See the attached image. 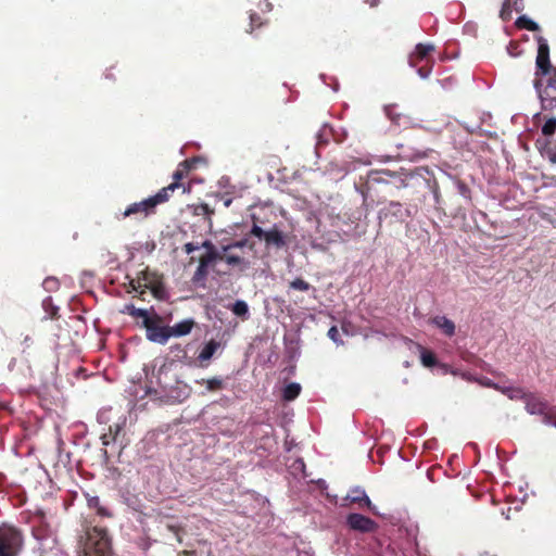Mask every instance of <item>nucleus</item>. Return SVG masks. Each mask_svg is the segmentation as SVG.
Returning a JSON list of instances; mask_svg holds the SVG:
<instances>
[{
	"mask_svg": "<svg viewBox=\"0 0 556 556\" xmlns=\"http://www.w3.org/2000/svg\"><path fill=\"white\" fill-rule=\"evenodd\" d=\"M112 539L108 529L86 521L79 539L78 556H112Z\"/></svg>",
	"mask_w": 556,
	"mask_h": 556,
	"instance_id": "1",
	"label": "nucleus"
},
{
	"mask_svg": "<svg viewBox=\"0 0 556 556\" xmlns=\"http://www.w3.org/2000/svg\"><path fill=\"white\" fill-rule=\"evenodd\" d=\"M170 187H163L155 194L141 201L132 202L126 206L121 214L122 218H131L136 222H142L156 214L157 206L168 202V191Z\"/></svg>",
	"mask_w": 556,
	"mask_h": 556,
	"instance_id": "2",
	"label": "nucleus"
},
{
	"mask_svg": "<svg viewBox=\"0 0 556 556\" xmlns=\"http://www.w3.org/2000/svg\"><path fill=\"white\" fill-rule=\"evenodd\" d=\"M173 380L170 371L162 366L159 369L157 382L164 392L166 403H182L191 395V388L184 381L175 379V384L169 383Z\"/></svg>",
	"mask_w": 556,
	"mask_h": 556,
	"instance_id": "3",
	"label": "nucleus"
},
{
	"mask_svg": "<svg viewBox=\"0 0 556 556\" xmlns=\"http://www.w3.org/2000/svg\"><path fill=\"white\" fill-rule=\"evenodd\" d=\"M533 87L538 93L542 111H552L556 92V67L553 66L545 76H535Z\"/></svg>",
	"mask_w": 556,
	"mask_h": 556,
	"instance_id": "4",
	"label": "nucleus"
},
{
	"mask_svg": "<svg viewBox=\"0 0 556 556\" xmlns=\"http://www.w3.org/2000/svg\"><path fill=\"white\" fill-rule=\"evenodd\" d=\"M434 50L435 47L431 43H418L408 58L409 65L417 68L418 75L424 79L432 72L434 60L431 54Z\"/></svg>",
	"mask_w": 556,
	"mask_h": 556,
	"instance_id": "5",
	"label": "nucleus"
},
{
	"mask_svg": "<svg viewBox=\"0 0 556 556\" xmlns=\"http://www.w3.org/2000/svg\"><path fill=\"white\" fill-rule=\"evenodd\" d=\"M23 534L15 527L0 526V556H17L23 547Z\"/></svg>",
	"mask_w": 556,
	"mask_h": 556,
	"instance_id": "6",
	"label": "nucleus"
},
{
	"mask_svg": "<svg viewBox=\"0 0 556 556\" xmlns=\"http://www.w3.org/2000/svg\"><path fill=\"white\" fill-rule=\"evenodd\" d=\"M162 317L157 314H153L151 318L143 320V327L146 328L147 339L151 342L159 344H165L169 340L168 326H164Z\"/></svg>",
	"mask_w": 556,
	"mask_h": 556,
	"instance_id": "7",
	"label": "nucleus"
},
{
	"mask_svg": "<svg viewBox=\"0 0 556 556\" xmlns=\"http://www.w3.org/2000/svg\"><path fill=\"white\" fill-rule=\"evenodd\" d=\"M194 163L195 160H185L178 164L173 174V181L167 186L170 187V190L168 191V200L178 189H181L182 193L189 191L190 187L186 188L182 180L188 177L190 170L194 167Z\"/></svg>",
	"mask_w": 556,
	"mask_h": 556,
	"instance_id": "8",
	"label": "nucleus"
},
{
	"mask_svg": "<svg viewBox=\"0 0 556 556\" xmlns=\"http://www.w3.org/2000/svg\"><path fill=\"white\" fill-rule=\"evenodd\" d=\"M536 41H538V55H536V60H535V64H536L535 76L539 77V76H545L546 72L549 71V68L553 67V65L551 64V60H549V46L547 43V40L542 36H538Z\"/></svg>",
	"mask_w": 556,
	"mask_h": 556,
	"instance_id": "9",
	"label": "nucleus"
},
{
	"mask_svg": "<svg viewBox=\"0 0 556 556\" xmlns=\"http://www.w3.org/2000/svg\"><path fill=\"white\" fill-rule=\"evenodd\" d=\"M350 529L362 533H372L378 529V523L364 515L352 513L346 517Z\"/></svg>",
	"mask_w": 556,
	"mask_h": 556,
	"instance_id": "10",
	"label": "nucleus"
},
{
	"mask_svg": "<svg viewBox=\"0 0 556 556\" xmlns=\"http://www.w3.org/2000/svg\"><path fill=\"white\" fill-rule=\"evenodd\" d=\"M526 409L532 415H541L547 410V403L533 394H525Z\"/></svg>",
	"mask_w": 556,
	"mask_h": 556,
	"instance_id": "11",
	"label": "nucleus"
},
{
	"mask_svg": "<svg viewBox=\"0 0 556 556\" xmlns=\"http://www.w3.org/2000/svg\"><path fill=\"white\" fill-rule=\"evenodd\" d=\"M350 504H358L361 507L366 506L368 509L374 510L370 498L366 492L361 488H355L344 498Z\"/></svg>",
	"mask_w": 556,
	"mask_h": 556,
	"instance_id": "12",
	"label": "nucleus"
},
{
	"mask_svg": "<svg viewBox=\"0 0 556 556\" xmlns=\"http://www.w3.org/2000/svg\"><path fill=\"white\" fill-rule=\"evenodd\" d=\"M220 343L214 339L210 340L198 355V362L200 367H207L208 362L214 356L216 351L219 349Z\"/></svg>",
	"mask_w": 556,
	"mask_h": 556,
	"instance_id": "13",
	"label": "nucleus"
},
{
	"mask_svg": "<svg viewBox=\"0 0 556 556\" xmlns=\"http://www.w3.org/2000/svg\"><path fill=\"white\" fill-rule=\"evenodd\" d=\"M195 326V321L192 318L184 319L179 323H176L174 326H168L169 329V339L172 337H184L189 334Z\"/></svg>",
	"mask_w": 556,
	"mask_h": 556,
	"instance_id": "14",
	"label": "nucleus"
},
{
	"mask_svg": "<svg viewBox=\"0 0 556 556\" xmlns=\"http://www.w3.org/2000/svg\"><path fill=\"white\" fill-rule=\"evenodd\" d=\"M132 289L138 293V296L142 300H143V294L146 293L147 289L151 290L153 295L157 299H161L164 293V288L159 280H155V282H149V283H142V285L139 281L137 287H135V283H132Z\"/></svg>",
	"mask_w": 556,
	"mask_h": 556,
	"instance_id": "15",
	"label": "nucleus"
},
{
	"mask_svg": "<svg viewBox=\"0 0 556 556\" xmlns=\"http://www.w3.org/2000/svg\"><path fill=\"white\" fill-rule=\"evenodd\" d=\"M264 241L267 247H275L281 249L286 245V236L276 226L267 230Z\"/></svg>",
	"mask_w": 556,
	"mask_h": 556,
	"instance_id": "16",
	"label": "nucleus"
},
{
	"mask_svg": "<svg viewBox=\"0 0 556 556\" xmlns=\"http://www.w3.org/2000/svg\"><path fill=\"white\" fill-rule=\"evenodd\" d=\"M430 324L439 328L447 337L455 334V324L446 316H434L430 319Z\"/></svg>",
	"mask_w": 556,
	"mask_h": 556,
	"instance_id": "17",
	"label": "nucleus"
},
{
	"mask_svg": "<svg viewBox=\"0 0 556 556\" xmlns=\"http://www.w3.org/2000/svg\"><path fill=\"white\" fill-rule=\"evenodd\" d=\"M170 353L173 354V362L180 363L185 366H192L194 364V359L188 355L186 348L181 344L172 345Z\"/></svg>",
	"mask_w": 556,
	"mask_h": 556,
	"instance_id": "18",
	"label": "nucleus"
},
{
	"mask_svg": "<svg viewBox=\"0 0 556 556\" xmlns=\"http://www.w3.org/2000/svg\"><path fill=\"white\" fill-rule=\"evenodd\" d=\"M417 349L420 353V361H421V364L427 367V368H431L433 366L437 365L438 363V359H437V356L435 354L426 349L425 346H422L421 344H417Z\"/></svg>",
	"mask_w": 556,
	"mask_h": 556,
	"instance_id": "19",
	"label": "nucleus"
},
{
	"mask_svg": "<svg viewBox=\"0 0 556 556\" xmlns=\"http://www.w3.org/2000/svg\"><path fill=\"white\" fill-rule=\"evenodd\" d=\"M388 211L402 222L410 217V212L407 208H403L400 202H390Z\"/></svg>",
	"mask_w": 556,
	"mask_h": 556,
	"instance_id": "20",
	"label": "nucleus"
},
{
	"mask_svg": "<svg viewBox=\"0 0 556 556\" xmlns=\"http://www.w3.org/2000/svg\"><path fill=\"white\" fill-rule=\"evenodd\" d=\"M494 388L498 391H501L503 394L507 395L510 400H519L525 397V392L520 388H514V387H500L497 384H494Z\"/></svg>",
	"mask_w": 556,
	"mask_h": 556,
	"instance_id": "21",
	"label": "nucleus"
},
{
	"mask_svg": "<svg viewBox=\"0 0 556 556\" xmlns=\"http://www.w3.org/2000/svg\"><path fill=\"white\" fill-rule=\"evenodd\" d=\"M301 393V386L296 382L287 384L282 391V397L285 401H293Z\"/></svg>",
	"mask_w": 556,
	"mask_h": 556,
	"instance_id": "22",
	"label": "nucleus"
},
{
	"mask_svg": "<svg viewBox=\"0 0 556 556\" xmlns=\"http://www.w3.org/2000/svg\"><path fill=\"white\" fill-rule=\"evenodd\" d=\"M87 502L89 508L97 510V515L101 517H112L111 511L100 504V498L98 496L88 497Z\"/></svg>",
	"mask_w": 556,
	"mask_h": 556,
	"instance_id": "23",
	"label": "nucleus"
},
{
	"mask_svg": "<svg viewBox=\"0 0 556 556\" xmlns=\"http://www.w3.org/2000/svg\"><path fill=\"white\" fill-rule=\"evenodd\" d=\"M195 382L199 384H205L207 391H210V392L219 391L224 388V381H223V379H220L218 377H214L211 379H200V380H197Z\"/></svg>",
	"mask_w": 556,
	"mask_h": 556,
	"instance_id": "24",
	"label": "nucleus"
},
{
	"mask_svg": "<svg viewBox=\"0 0 556 556\" xmlns=\"http://www.w3.org/2000/svg\"><path fill=\"white\" fill-rule=\"evenodd\" d=\"M516 26L520 29H527L530 31L540 30V26L531 18H529L527 15L519 16L516 21Z\"/></svg>",
	"mask_w": 556,
	"mask_h": 556,
	"instance_id": "25",
	"label": "nucleus"
},
{
	"mask_svg": "<svg viewBox=\"0 0 556 556\" xmlns=\"http://www.w3.org/2000/svg\"><path fill=\"white\" fill-rule=\"evenodd\" d=\"M231 312L241 317L242 319H248L249 317V306L242 300H237L230 307Z\"/></svg>",
	"mask_w": 556,
	"mask_h": 556,
	"instance_id": "26",
	"label": "nucleus"
},
{
	"mask_svg": "<svg viewBox=\"0 0 556 556\" xmlns=\"http://www.w3.org/2000/svg\"><path fill=\"white\" fill-rule=\"evenodd\" d=\"M193 214L195 216L204 217L211 224L212 216L214 215V210L211 208L207 203H200L198 205H194Z\"/></svg>",
	"mask_w": 556,
	"mask_h": 556,
	"instance_id": "27",
	"label": "nucleus"
},
{
	"mask_svg": "<svg viewBox=\"0 0 556 556\" xmlns=\"http://www.w3.org/2000/svg\"><path fill=\"white\" fill-rule=\"evenodd\" d=\"M542 135L545 137H552L556 134V117L551 116L545 118V123L542 126Z\"/></svg>",
	"mask_w": 556,
	"mask_h": 556,
	"instance_id": "28",
	"label": "nucleus"
},
{
	"mask_svg": "<svg viewBox=\"0 0 556 556\" xmlns=\"http://www.w3.org/2000/svg\"><path fill=\"white\" fill-rule=\"evenodd\" d=\"M456 192L464 198L467 202L471 201V190L466 182L460 179L455 181Z\"/></svg>",
	"mask_w": 556,
	"mask_h": 556,
	"instance_id": "29",
	"label": "nucleus"
},
{
	"mask_svg": "<svg viewBox=\"0 0 556 556\" xmlns=\"http://www.w3.org/2000/svg\"><path fill=\"white\" fill-rule=\"evenodd\" d=\"M157 280L156 276L153 273H150L148 269L142 270L138 278L136 280L130 281V286L132 287V283H135V287L138 286V282L140 281L142 283H149V282H155Z\"/></svg>",
	"mask_w": 556,
	"mask_h": 556,
	"instance_id": "30",
	"label": "nucleus"
},
{
	"mask_svg": "<svg viewBox=\"0 0 556 556\" xmlns=\"http://www.w3.org/2000/svg\"><path fill=\"white\" fill-rule=\"evenodd\" d=\"M42 305L51 319H56L59 317V307L53 304L51 296L45 299Z\"/></svg>",
	"mask_w": 556,
	"mask_h": 556,
	"instance_id": "31",
	"label": "nucleus"
},
{
	"mask_svg": "<svg viewBox=\"0 0 556 556\" xmlns=\"http://www.w3.org/2000/svg\"><path fill=\"white\" fill-rule=\"evenodd\" d=\"M224 262L232 267H240L244 265V260L239 255H233L229 252H224Z\"/></svg>",
	"mask_w": 556,
	"mask_h": 556,
	"instance_id": "32",
	"label": "nucleus"
},
{
	"mask_svg": "<svg viewBox=\"0 0 556 556\" xmlns=\"http://www.w3.org/2000/svg\"><path fill=\"white\" fill-rule=\"evenodd\" d=\"M208 269L207 267L198 265L193 276H192V282L193 283H200L206 280L208 276Z\"/></svg>",
	"mask_w": 556,
	"mask_h": 556,
	"instance_id": "33",
	"label": "nucleus"
},
{
	"mask_svg": "<svg viewBox=\"0 0 556 556\" xmlns=\"http://www.w3.org/2000/svg\"><path fill=\"white\" fill-rule=\"evenodd\" d=\"M127 313L135 318H142V321L147 318H151L147 309L136 308L134 305L126 306Z\"/></svg>",
	"mask_w": 556,
	"mask_h": 556,
	"instance_id": "34",
	"label": "nucleus"
},
{
	"mask_svg": "<svg viewBox=\"0 0 556 556\" xmlns=\"http://www.w3.org/2000/svg\"><path fill=\"white\" fill-rule=\"evenodd\" d=\"M216 263L215 252H205L199 258V265L210 268Z\"/></svg>",
	"mask_w": 556,
	"mask_h": 556,
	"instance_id": "35",
	"label": "nucleus"
},
{
	"mask_svg": "<svg viewBox=\"0 0 556 556\" xmlns=\"http://www.w3.org/2000/svg\"><path fill=\"white\" fill-rule=\"evenodd\" d=\"M289 287L294 290H299V291H303V292L308 291L312 288V286L302 278H296V279L292 280L290 282Z\"/></svg>",
	"mask_w": 556,
	"mask_h": 556,
	"instance_id": "36",
	"label": "nucleus"
},
{
	"mask_svg": "<svg viewBox=\"0 0 556 556\" xmlns=\"http://www.w3.org/2000/svg\"><path fill=\"white\" fill-rule=\"evenodd\" d=\"M403 157L409 159L412 161L425 159V157H427V149L426 148L416 149L412 153L404 152Z\"/></svg>",
	"mask_w": 556,
	"mask_h": 556,
	"instance_id": "37",
	"label": "nucleus"
},
{
	"mask_svg": "<svg viewBox=\"0 0 556 556\" xmlns=\"http://www.w3.org/2000/svg\"><path fill=\"white\" fill-rule=\"evenodd\" d=\"M263 24H264V22L262 21V17L256 13H252L250 15V30L249 31L252 33L255 28L261 27Z\"/></svg>",
	"mask_w": 556,
	"mask_h": 556,
	"instance_id": "38",
	"label": "nucleus"
},
{
	"mask_svg": "<svg viewBox=\"0 0 556 556\" xmlns=\"http://www.w3.org/2000/svg\"><path fill=\"white\" fill-rule=\"evenodd\" d=\"M123 428V425L121 422H115L113 425H110L109 427V433L111 437V440H116L118 434L121 433Z\"/></svg>",
	"mask_w": 556,
	"mask_h": 556,
	"instance_id": "39",
	"label": "nucleus"
},
{
	"mask_svg": "<svg viewBox=\"0 0 556 556\" xmlns=\"http://www.w3.org/2000/svg\"><path fill=\"white\" fill-rule=\"evenodd\" d=\"M328 338L332 340L337 344H341L342 340L340 339L339 330L337 326H332L327 333Z\"/></svg>",
	"mask_w": 556,
	"mask_h": 556,
	"instance_id": "40",
	"label": "nucleus"
},
{
	"mask_svg": "<svg viewBox=\"0 0 556 556\" xmlns=\"http://www.w3.org/2000/svg\"><path fill=\"white\" fill-rule=\"evenodd\" d=\"M511 11L513 10L510 9V4L506 3V1H505L502 5L501 12H500L501 18L503 21H508L511 17Z\"/></svg>",
	"mask_w": 556,
	"mask_h": 556,
	"instance_id": "41",
	"label": "nucleus"
},
{
	"mask_svg": "<svg viewBox=\"0 0 556 556\" xmlns=\"http://www.w3.org/2000/svg\"><path fill=\"white\" fill-rule=\"evenodd\" d=\"M394 110H395V105H388V106L384 108V111H386V114L388 115V117L392 122L399 124V119H400L401 115L400 114H395Z\"/></svg>",
	"mask_w": 556,
	"mask_h": 556,
	"instance_id": "42",
	"label": "nucleus"
},
{
	"mask_svg": "<svg viewBox=\"0 0 556 556\" xmlns=\"http://www.w3.org/2000/svg\"><path fill=\"white\" fill-rule=\"evenodd\" d=\"M379 174H383V175H387L389 177H395L396 176L395 172H392V170H389V169H384V170H381V172H371L370 173L371 179L375 180V181H378V182L384 181L382 178L376 177V175H379Z\"/></svg>",
	"mask_w": 556,
	"mask_h": 556,
	"instance_id": "43",
	"label": "nucleus"
},
{
	"mask_svg": "<svg viewBox=\"0 0 556 556\" xmlns=\"http://www.w3.org/2000/svg\"><path fill=\"white\" fill-rule=\"evenodd\" d=\"M542 154L545 155L551 163L556 164V148L547 147Z\"/></svg>",
	"mask_w": 556,
	"mask_h": 556,
	"instance_id": "44",
	"label": "nucleus"
},
{
	"mask_svg": "<svg viewBox=\"0 0 556 556\" xmlns=\"http://www.w3.org/2000/svg\"><path fill=\"white\" fill-rule=\"evenodd\" d=\"M266 232L267 231H265L262 227H260L255 224L253 225V227L251 229V235L255 236L260 240H264Z\"/></svg>",
	"mask_w": 556,
	"mask_h": 556,
	"instance_id": "45",
	"label": "nucleus"
},
{
	"mask_svg": "<svg viewBox=\"0 0 556 556\" xmlns=\"http://www.w3.org/2000/svg\"><path fill=\"white\" fill-rule=\"evenodd\" d=\"M506 3H509L510 9L516 12H521L525 8L523 0H506Z\"/></svg>",
	"mask_w": 556,
	"mask_h": 556,
	"instance_id": "46",
	"label": "nucleus"
},
{
	"mask_svg": "<svg viewBox=\"0 0 556 556\" xmlns=\"http://www.w3.org/2000/svg\"><path fill=\"white\" fill-rule=\"evenodd\" d=\"M248 240L247 239H243V240H238L231 244H228V245H224L223 247V251L224 252H229L231 249L233 248H243L245 244H247Z\"/></svg>",
	"mask_w": 556,
	"mask_h": 556,
	"instance_id": "47",
	"label": "nucleus"
},
{
	"mask_svg": "<svg viewBox=\"0 0 556 556\" xmlns=\"http://www.w3.org/2000/svg\"><path fill=\"white\" fill-rule=\"evenodd\" d=\"M200 249H204L205 252H215L216 247L214 243L210 240L203 241L201 244H199Z\"/></svg>",
	"mask_w": 556,
	"mask_h": 556,
	"instance_id": "48",
	"label": "nucleus"
},
{
	"mask_svg": "<svg viewBox=\"0 0 556 556\" xmlns=\"http://www.w3.org/2000/svg\"><path fill=\"white\" fill-rule=\"evenodd\" d=\"M200 247L198 243H194V242H187L185 245H184V251L187 253V254H191L192 252L199 250Z\"/></svg>",
	"mask_w": 556,
	"mask_h": 556,
	"instance_id": "49",
	"label": "nucleus"
},
{
	"mask_svg": "<svg viewBox=\"0 0 556 556\" xmlns=\"http://www.w3.org/2000/svg\"><path fill=\"white\" fill-rule=\"evenodd\" d=\"M56 286H58V280L54 278H47L43 281V287L47 290H52V289L56 288Z\"/></svg>",
	"mask_w": 556,
	"mask_h": 556,
	"instance_id": "50",
	"label": "nucleus"
},
{
	"mask_svg": "<svg viewBox=\"0 0 556 556\" xmlns=\"http://www.w3.org/2000/svg\"><path fill=\"white\" fill-rule=\"evenodd\" d=\"M101 440H102V444H103V445H109L111 442H113V441H114V440H111L110 433H104V434L101 437Z\"/></svg>",
	"mask_w": 556,
	"mask_h": 556,
	"instance_id": "51",
	"label": "nucleus"
},
{
	"mask_svg": "<svg viewBox=\"0 0 556 556\" xmlns=\"http://www.w3.org/2000/svg\"><path fill=\"white\" fill-rule=\"evenodd\" d=\"M433 197H434L435 203L437 204H441V194H440V191H439L438 187H435L433 189Z\"/></svg>",
	"mask_w": 556,
	"mask_h": 556,
	"instance_id": "52",
	"label": "nucleus"
},
{
	"mask_svg": "<svg viewBox=\"0 0 556 556\" xmlns=\"http://www.w3.org/2000/svg\"><path fill=\"white\" fill-rule=\"evenodd\" d=\"M215 256H216V262L224 261V251L219 252L217 249H215Z\"/></svg>",
	"mask_w": 556,
	"mask_h": 556,
	"instance_id": "53",
	"label": "nucleus"
},
{
	"mask_svg": "<svg viewBox=\"0 0 556 556\" xmlns=\"http://www.w3.org/2000/svg\"><path fill=\"white\" fill-rule=\"evenodd\" d=\"M379 0H365V2L369 3L370 7H375L378 4Z\"/></svg>",
	"mask_w": 556,
	"mask_h": 556,
	"instance_id": "54",
	"label": "nucleus"
},
{
	"mask_svg": "<svg viewBox=\"0 0 556 556\" xmlns=\"http://www.w3.org/2000/svg\"><path fill=\"white\" fill-rule=\"evenodd\" d=\"M231 202H232L231 199H227V200H225L224 204H225V206L228 207L231 204Z\"/></svg>",
	"mask_w": 556,
	"mask_h": 556,
	"instance_id": "55",
	"label": "nucleus"
},
{
	"mask_svg": "<svg viewBox=\"0 0 556 556\" xmlns=\"http://www.w3.org/2000/svg\"><path fill=\"white\" fill-rule=\"evenodd\" d=\"M556 108V96H554L553 109Z\"/></svg>",
	"mask_w": 556,
	"mask_h": 556,
	"instance_id": "56",
	"label": "nucleus"
},
{
	"mask_svg": "<svg viewBox=\"0 0 556 556\" xmlns=\"http://www.w3.org/2000/svg\"><path fill=\"white\" fill-rule=\"evenodd\" d=\"M184 554L189 555V554H193V552L185 551Z\"/></svg>",
	"mask_w": 556,
	"mask_h": 556,
	"instance_id": "57",
	"label": "nucleus"
},
{
	"mask_svg": "<svg viewBox=\"0 0 556 556\" xmlns=\"http://www.w3.org/2000/svg\"><path fill=\"white\" fill-rule=\"evenodd\" d=\"M194 261V257H190L189 264H191Z\"/></svg>",
	"mask_w": 556,
	"mask_h": 556,
	"instance_id": "58",
	"label": "nucleus"
}]
</instances>
